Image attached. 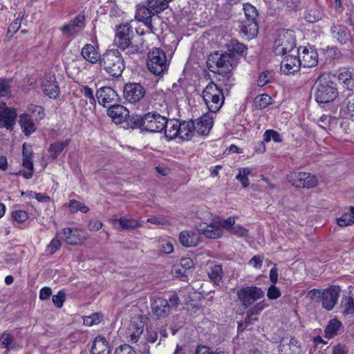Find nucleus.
<instances>
[{
    "label": "nucleus",
    "mask_w": 354,
    "mask_h": 354,
    "mask_svg": "<svg viewBox=\"0 0 354 354\" xmlns=\"http://www.w3.org/2000/svg\"><path fill=\"white\" fill-rule=\"evenodd\" d=\"M338 80L343 84V86L348 91H354V71L347 68H342L337 71Z\"/></svg>",
    "instance_id": "obj_24"
},
{
    "label": "nucleus",
    "mask_w": 354,
    "mask_h": 354,
    "mask_svg": "<svg viewBox=\"0 0 354 354\" xmlns=\"http://www.w3.org/2000/svg\"><path fill=\"white\" fill-rule=\"evenodd\" d=\"M212 64H215L217 69L226 70L227 68L232 69V65L236 62L227 51L225 53L216 51L208 57L207 64L209 70L212 67Z\"/></svg>",
    "instance_id": "obj_12"
},
{
    "label": "nucleus",
    "mask_w": 354,
    "mask_h": 354,
    "mask_svg": "<svg viewBox=\"0 0 354 354\" xmlns=\"http://www.w3.org/2000/svg\"><path fill=\"white\" fill-rule=\"evenodd\" d=\"M24 14L19 12L18 17L13 21L8 27L10 32H17L21 27V19Z\"/></svg>",
    "instance_id": "obj_61"
},
{
    "label": "nucleus",
    "mask_w": 354,
    "mask_h": 354,
    "mask_svg": "<svg viewBox=\"0 0 354 354\" xmlns=\"http://www.w3.org/2000/svg\"><path fill=\"white\" fill-rule=\"evenodd\" d=\"M215 91H218V93L223 95V88L213 82H210L203 91V98L208 109L210 106L209 103L212 99V96H214Z\"/></svg>",
    "instance_id": "obj_35"
},
{
    "label": "nucleus",
    "mask_w": 354,
    "mask_h": 354,
    "mask_svg": "<svg viewBox=\"0 0 354 354\" xmlns=\"http://www.w3.org/2000/svg\"><path fill=\"white\" fill-rule=\"evenodd\" d=\"M180 243L185 247H194L199 243L198 234L194 231L185 230L180 233L178 237Z\"/></svg>",
    "instance_id": "obj_28"
},
{
    "label": "nucleus",
    "mask_w": 354,
    "mask_h": 354,
    "mask_svg": "<svg viewBox=\"0 0 354 354\" xmlns=\"http://www.w3.org/2000/svg\"><path fill=\"white\" fill-rule=\"evenodd\" d=\"M85 17L84 15L79 14L74 19L70 21L68 24L61 28L62 34L66 37H71L77 33L85 26Z\"/></svg>",
    "instance_id": "obj_19"
},
{
    "label": "nucleus",
    "mask_w": 354,
    "mask_h": 354,
    "mask_svg": "<svg viewBox=\"0 0 354 354\" xmlns=\"http://www.w3.org/2000/svg\"><path fill=\"white\" fill-rule=\"evenodd\" d=\"M10 80L5 78H0V96H8L10 93Z\"/></svg>",
    "instance_id": "obj_55"
},
{
    "label": "nucleus",
    "mask_w": 354,
    "mask_h": 354,
    "mask_svg": "<svg viewBox=\"0 0 354 354\" xmlns=\"http://www.w3.org/2000/svg\"><path fill=\"white\" fill-rule=\"evenodd\" d=\"M337 224L340 227H346L354 223L352 215L350 212L343 214L340 217L336 218Z\"/></svg>",
    "instance_id": "obj_53"
},
{
    "label": "nucleus",
    "mask_w": 354,
    "mask_h": 354,
    "mask_svg": "<svg viewBox=\"0 0 354 354\" xmlns=\"http://www.w3.org/2000/svg\"><path fill=\"white\" fill-rule=\"evenodd\" d=\"M335 76L329 73L319 75L314 86V97L315 101L322 107L329 104L338 97L339 92L337 83L334 81Z\"/></svg>",
    "instance_id": "obj_2"
},
{
    "label": "nucleus",
    "mask_w": 354,
    "mask_h": 354,
    "mask_svg": "<svg viewBox=\"0 0 354 354\" xmlns=\"http://www.w3.org/2000/svg\"><path fill=\"white\" fill-rule=\"evenodd\" d=\"M210 71L214 72V71L212 69H210ZM215 73L218 74V81L221 82L218 86L220 88H221V86H225L227 91L230 90L234 85L232 68H227L226 70L217 69Z\"/></svg>",
    "instance_id": "obj_25"
},
{
    "label": "nucleus",
    "mask_w": 354,
    "mask_h": 354,
    "mask_svg": "<svg viewBox=\"0 0 354 354\" xmlns=\"http://www.w3.org/2000/svg\"><path fill=\"white\" fill-rule=\"evenodd\" d=\"M62 234V239L68 245H76L81 244L84 239L79 230L75 228H64Z\"/></svg>",
    "instance_id": "obj_23"
},
{
    "label": "nucleus",
    "mask_w": 354,
    "mask_h": 354,
    "mask_svg": "<svg viewBox=\"0 0 354 354\" xmlns=\"http://www.w3.org/2000/svg\"><path fill=\"white\" fill-rule=\"evenodd\" d=\"M227 51L230 53L232 59L236 63V56H243L248 50L246 45L239 42L237 40H232L226 44Z\"/></svg>",
    "instance_id": "obj_27"
},
{
    "label": "nucleus",
    "mask_w": 354,
    "mask_h": 354,
    "mask_svg": "<svg viewBox=\"0 0 354 354\" xmlns=\"http://www.w3.org/2000/svg\"><path fill=\"white\" fill-rule=\"evenodd\" d=\"M305 176L303 177L302 186L303 188H313L318 184L317 178L310 173L305 172Z\"/></svg>",
    "instance_id": "obj_46"
},
{
    "label": "nucleus",
    "mask_w": 354,
    "mask_h": 354,
    "mask_svg": "<svg viewBox=\"0 0 354 354\" xmlns=\"http://www.w3.org/2000/svg\"><path fill=\"white\" fill-rule=\"evenodd\" d=\"M197 230L203 234L206 237L210 239H217L223 235V230L214 225H207L206 224H200L197 227Z\"/></svg>",
    "instance_id": "obj_29"
},
{
    "label": "nucleus",
    "mask_w": 354,
    "mask_h": 354,
    "mask_svg": "<svg viewBox=\"0 0 354 354\" xmlns=\"http://www.w3.org/2000/svg\"><path fill=\"white\" fill-rule=\"evenodd\" d=\"M215 91H218V93L223 95V88L213 82H210L203 91V98L208 109L210 106L209 103L212 99V96H214Z\"/></svg>",
    "instance_id": "obj_34"
},
{
    "label": "nucleus",
    "mask_w": 354,
    "mask_h": 354,
    "mask_svg": "<svg viewBox=\"0 0 354 354\" xmlns=\"http://www.w3.org/2000/svg\"><path fill=\"white\" fill-rule=\"evenodd\" d=\"M33 151L31 145L24 143L22 146V166L28 170L34 169Z\"/></svg>",
    "instance_id": "obj_30"
},
{
    "label": "nucleus",
    "mask_w": 354,
    "mask_h": 354,
    "mask_svg": "<svg viewBox=\"0 0 354 354\" xmlns=\"http://www.w3.org/2000/svg\"><path fill=\"white\" fill-rule=\"evenodd\" d=\"M344 103L346 106L348 115L354 121V95L353 93L348 94Z\"/></svg>",
    "instance_id": "obj_52"
},
{
    "label": "nucleus",
    "mask_w": 354,
    "mask_h": 354,
    "mask_svg": "<svg viewBox=\"0 0 354 354\" xmlns=\"http://www.w3.org/2000/svg\"><path fill=\"white\" fill-rule=\"evenodd\" d=\"M243 9L245 20L241 23V32L250 37L257 36L259 31V25L257 20L259 14L257 8L252 4L247 3L243 5Z\"/></svg>",
    "instance_id": "obj_5"
},
{
    "label": "nucleus",
    "mask_w": 354,
    "mask_h": 354,
    "mask_svg": "<svg viewBox=\"0 0 354 354\" xmlns=\"http://www.w3.org/2000/svg\"><path fill=\"white\" fill-rule=\"evenodd\" d=\"M213 125V118L208 113L203 115L194 122V133L200 136H207Z\"/></svg>",
    "instance_id": "obj_20"
},
{
    "label": "nucleus",
    "mask_w": 354,
    "mask_h": 354,
    "mask_svg": "<svg viewBox=\"0 0 354 354\" xmlns=\"http://www.w3.org/2000/svg\"><path fill=\"white\" fill-rule=\"evenodd\" d=\"M268 306V304L266 303L264 300L257 303L252 308L248 310V313L250 315H259L266 307Z\"/></svg>",
    "instance_id": "obj_62"
},
{
    "label": "nucleus",
    "mask_w": 354,
    "mask_h": 354,
    "mask_svg": "<svg viewBox=\"0 0 354 354\" xmlns=\"http://www.w3.org/2000/svg\"><path fill=\"white\" fill-rule=\"evenodd\" d=\"M69 207L71 212L80 211L82 213H87L89 211V208L87 206L74 199L70 201Z\"/></svg>",
    "instance_id": "obj_51"
},
{
    "label": "nucleus",
    "mask_w": 354,
    "mask_h": 354,
    "mask_svg": "<svg viewBox=\"0 0 354 354\" xmlns=\"http://www.w3.org/2000/svg\"><path fill=\"white\" fill-rule=\"evenodd\" d=\"M18 122L25 136H29L36 131V127L33 122V120L28 113H24L21 114L19 117Z\"/></svg>",
    "instance_id": "obj_26"
},
{
    "label": "nucleus",
    "mask_w": 354,
    "mask_h": 354,
    "mask_svg": "<svg viewBox=\"0 0 354 354\" xmlns=\"http://www.w3.org/2000/svg\"><path fill=\"white\" fill-rule=\"evenodd\" d=\"M1 345L3 348H9L13 343L14 339L10 333H3L0 337Z\"/></svg>",
    "instance_id": "obj_57"
},
{
    "label": "nucleus",
    "mask_w": 354,
    "mask_h": 354,
    "mask_svg": "<svg viewBox=\"0 0 354 354\" xmlns=\"http://www.w3.org/2000/svg\"><path fill=\"white\" fill-rule=\"evenodd\" d=\"M145 94L146 90L140 83L128 82L124 86L123 97L129 103L140 102Z\"/></svg>",
    "instance_id": "obj_14"
},
{
    "label": "nucleus",
    "mask_w": 354,
    "mask_h": 354,
    "mask_svg": "<svg viewBox=\"0 0 354 354\" xmlns=\"http://www.w3.org/2000/svg\"><path fill=\"white\" fill-rule=\"evenodd\" d=\"M341 288L338 285H330L322 290L320 302L323 308L332 310L337 303Z\"/></svg>",
    "instance_id": "obj_13"
},
{
    "label": "nucleus",
    "mask_w": 354,
    "mask_h": 354,
    "mask_svg": "<svg viewBox=\"0 0 354 354\" xmlns=\"http://www.w3.org/2000/svg\"><path fill=\"white\" fill-rule=\"evenodd\" d=\"M281 291L279 288L272 284L268 290L267 296L270 299H277L281 297Z\"/></svg>",
    "instance_id": "obj_60"
},
{
    "label": "nucleus",
    "mask_w": 354,
    "mask_h": 354,
    "mask_svg": "<svg viewBox=\"0 0 354 354\" xmlns=\"http://www.w3.org/2000/svg\"><path fill=\"white\" fill-rule=\"evenodd\" d=\"M70 140H59L51 143L49 146L48 151L50 154V157L53 160H56L58 156L63 152L65 148L69 145Z\"/></svg>",
    "instance_id": "obj_33"
},
{
    "label": "nucleus",
    "mask_w": 354,
    "mask_h": 354,
    "mask_svg": "<svg viewBox=\"0 0 354 354\" xmlns=\"http://www.w3.org/2000/svg\"><path fill=\"white\" fill-rule=\"evenodd\" d=\"M301 64L299 56L297 55H288L284 57L281 63V71L286 75L295 74L299 71Z\"/></svg>",
    "instance_id": "obj_18"
},
{
    "label": "nucleus",
    "mask_w": 354,
    "mask_h": 354,
    "mask_svg": "<svg viewBox=\"0 0 354 354\" xmlns=\"http://www.w3.org/2000/svg\"><path fill=\"white\" fill-rule=\"evenodd\" d=\"M95 96L98 103L106 107V104H116L120 100L117 92L110 86H102L96 91Z\"/></svg>",
    "instance_id": "obj_16"
},
{
    "label": "nucleus",
    "mask_w": 354,
    "mask_h": 354,
    "mask_svg": "<svg viewBox=\"0 0 354 354\" xmlns=\"http://www.w3.org/2000/svg\"><path fill=\"white\" fill-rule=\"evenodd\" d=\"M263 137L266 142L273 140L276 143H281L283 141L281 134L274 129L266 130Z\"/></svg>",
    "instance_id": "obj_44"
},
{
    "label": "nucleus",
    "mask_w": 354,
    "mask_h": 354,
    "mask_svg": "<svg viewBox=\"0 0 354 354\" xmlns=\"http://www.w3.org/2000/svg\"><path fill=\"white\" fill-rule=\"evenodd\" d=\"M126 54L130 57H133V55L136 54H141L145 52V46L143 42L134 44L132 41L130 42L128 47L126 48Z\"/></svg>",
    "instance_id": "obj_47"
},
{
    "label": "nucleus",
    "mask_w": 354,
    "mask_h": 354,
    "mask_svg": "<svg viewBox=\"0 0 354 354\" xmlns=\"http://www.w3.org/2000/svg\"><path fill=\"white\" fill-rule=\"evenodd\" d=\"M180 304L178 295L173 293L169 295L167 299L162 297L151 298L150 306L152 315L156 319H165L170 315L171 309H176Z\"/></svg>",
    "instance_id": "obj_3"
},
{
    "label": "nucleus",
    "mask_w": 354,
    "mask_h": 354,
    "mask_svg": "<svg viewBox=\"0 0 354 354\" xmlns=\"http://www.w3.org/2000/svg\"><path fill=\"white\" fill-rule=\"evenodd\" d=\"M207 275L214 285L219 286L224 276L222 266L220 264L212 266L209 267Z\"/></svg>",
    "instance_id": "obj_32"
},
{
    "label": "nucleus",
    "mask_w": 354,
    "mask_h": 354,
    "mask_svg": "<svg viewBox=\"0 0 354 354\" xmlns=\"http://www.w3.org/2000/svg\"><path fill=\"white\" fill-rule=\"evenodd\" d=\"M179 265L189 272L194 268V264L192 259L188 257L182 258Z\"/></svg>",
    "instance_id": "obj_64"
},
{
    "label": "nucleus",
    "mask_w": 354,
    "mask_h": 354,
    "mask_svg": "<svg viewBox=\"0 0 354 354\" xmlns=\"http://www.w3.org/2000/svg\"><path fill=\"white\" fill-rule=\"evenodd\" d=\"M11 219L13 221L21 223L26 221L28 218L27 212L24 210H15L11 213Z\"/></svg>",
    "instance_id": "obj_54"
},
{
    "label": "nucleus",
    "mask_w": 354,
    "mask_h": 354,
    "mask_svg": "<svg viewBox=\"0 0 354 354\" xmlns=\"http://www.w3.org/2000/svg\"><path fill=\"white\" fill-rule=\"evenodd\" d=\"M301 66L310 68L317 65L318 53L314 46H299L297 50Z\"/></svg>",
    "instance_id": "obj_15"
},
{
    "label": "nucleus",
    "mask_w": 354,
    "mask_h": 354,
    "mask_svg": "<svg viewBox=\"0 0 354 354\" xmlns=\"http://www.w3.org/2000/svg\"><path fill=\"white\" fill-rule=\"evenodd\" d=\"M296 46L295 32L290 30H283L279 32L274 41V53L275 55H285L290 53Z\"/></svg>",
    "instance_id": "obj_6"
},
{
    "label": "nucleus",
    "mask_w": 354,
    "mask_h": 354,
    "mask_svg": "<svg viewBox=\"0 0 354 354\" xmlns=\"http://www.w3.org/2000/svg\"><path fill=\"white\" fill-rule=\"evenodd\" d=\"M41 88L44 93L50 98L56 99L59 95V87L56 82L55 75H49L43 81Z\"/></svg>",
    "instance_id": "obj_21"
},
{
    "label": "nucleus",
    "mask_w": 354,
    "mask_h": 354,
    "mask_svg": "<svg viewBox=\"0 0 354 354\" xmlns=\"http://www.w3.org/2000/svg\"><path fill=\"white\" fill-rule=\"evenodd\" d=\"M342 324L337 319H330L324 328V337L327 339H331L337 335V333Z\"/></svg>",
    "instance_id": "obj_36"
},
{
    "label": "nucleus",
    "mask_w": 354,
    "mask_h": 354,
    "mask_svg": "<svg viewBox=\"0 0 354 354\" xmlns=\"http://www.w3.org/2000/svg\"><path fill=\"white\" fill-rule=\"evenodd\" d=\"M62 246V243L59 239L57 237H55L52 239L50 243L47 246V250L49 251L50 254H53L57 250L60 249Z\"/></svg>",
    "instance_id": "obj_59"
},
{
    "label": "nucleus",
    "mask_w": 354,
    "mask_h": 354,
    "mask_svg": "<svg viewBox=\"0 0 354 354\" xmlns=\"http://www.w3.org/2000/svg\"><path fill=\"white\" fill-rule=\"evenodd\" d=\"M272 98L267 94H262L257 96L254 99V103L257 107L263 109L271 104Z\"/></svg>",
    "instance_id": "obj_49"
},
{
    "label": "nucleus",
    "mask_w": 354,
    "mask_h": 354,
    "mask_svg": "<svg viewBox=\"0 0 354 354\" xmlns=\"http://www.w3.org/2000/svg\"><path fill=\"white\" fill-rule=\"evenodd\" d=\"M113 354H136V351L132 346L124 344L117 347Z\"/></svg>",
    "instance_id": "obj_58"
},
{
    "label": "nucleus",
    "mask_w": 354,
    "mask_h": 354,
    "mask_svg": "<svg viewBox=\"0 0 354 354\" xmlns=\"http://www.w3.org/2000/svg\"><path fill=\"white\" fill-rule=\"evenodd\" d=\"M118 223L122 230H133L140 225L137 220L126 217H121L118 220Z\"/></svg>",
    "instance_id": "obj_42"
},
{
    "label": "nucleus",
    "mask_w": 354,
    "mask_h": 354,
    "mask_svg": "<svg viewBox=\"0 0 354 354\" xmlns=\"http://www.w3.org/2000/svg\"><path fill=\"white\" fill-rule=\"evenodd\" d=\"M332 37L340 45H346L352 41V35L348 28L342 24H333L330 27Z\"/></svg>",
    "instance_id": "obj_17"
},
{
    "label": "nucleus",
    "mask_w": 354,
    "mask_h": 354,
    "mask_svg": "<svg viewBox=\"0 0 354 354\" xmlns=\"http://www.w3.org/2000/svg\"><path fill=\"white\" fill-rule=\"evenodd\" d=\"M17 117L16 109L6 107L2 112H0V128H6L10 131L12 130Z\"/></svg>",
    "instance_id": "obj_22"
},
{
    "label": "nucleus",
    "mask_w": 354,
    "mask_h": 354,
    "mask_svg": "<svg viewBox=\"0 0 354 354\" xmlns=\"http://www.w3.org/2000/svg\"><path fill=\"white\" fill-rule=\"evenodd\" d=\"M168 120L156 111L133 115L129 120L131 129H139L141 133H160L167 129Z\"/></svg>",
    "instance_id": "obj_1"
},
{
    "label": "nucleus",
    "mask_w": 354,
    "mask_h": 354,
    "mask_svg": "<svg viewBox=\"0 0 354 354\" xmlns=\"http://www.w3.org/2000/svg\"><path fill=\"white\" fill-rule=\"evenodd\" d=\"M194 136V121H179L178 129L174 133H171V129H166L165 136L168 140H171L178 137L182 140H190Z\"/></svg>",
    "instance_id": "obj_10"
},
{
    "label": "nucleus",
    "mask_w": 354,
    "mask_h": 354,
    "mask_svg": "<svg viewBox=\"0 0 354 354\" xmlns=\"http://www.w3.org/2000/svg\"><path fill=\"white\" fill-rule=\"evenodd\" d=\"M236 295L242 306L248 308L254 302L263 297L264 292L259 287L251 286L241 288L237 290Z\"/></svg>",
    "instance_id": "obj_9"
},
{
    "label": "nucleus",
    "mask_w": 354,
    "mask_h": 354,
    "mask_svg": "<svg viewBox=\"0 0 354 354\" xmlns=\"http://www.w3.org/2000/svg\"><path fill=\"white\" fill-rule=\"evenodd\" d=\"M147 67L156 75H160L167 69V56L164 50L154 48L148 53Z\"/></svg>",
    "instance_id": "obj_7"
},
{
    "label": "nucleus",
    "mask_w": 354,
    "mask_h": 354,
    "mask_svg": "<svg viewBox=\"0 0 354 354\" xmlns=\"http://www.w3.org/2000/svg\"><path fill=\"white\" fill-rule=\"evenodd\" d=\"M321 50L326 55L327 59H337L342 57L343 55L339 48L336 46H327L322 48Z\"/></svg>",
    "instance_id": "obj_40"
},
{
    "label": "nucleus",
    "mask_w": 354,
    "mask_h": 354,
    "mask_svg": "<svg viewBox=\"0 0 354 354\" xmlns=\"http://www.w3.org/2000/svg\"><path fill=\"white\" fill-rule=\"evenodd\" d=\"M106 114L112 119V121L118 124L124 123V128L127 129H131V125L129 124V120L133 115H136L137 113H130L129 111L122 105L116 104H111L106 111Z\"/></svg>",
    "instance_id": "obj_8"
},
{
    "label": "nucleus",
    "mask_w": 354,
    "mask_h": 354,
    "mask_svg": "<svg viewBox=\"0 0 354 354\" xmlns=\"http://www.w3.org/2000/svg\"><path fill=\"white\" fill-rule=\"evenodd\" d=\"M28 111L35 116L36 120H41L45 116V111L43 106L35 104H30L28 107Z\"/></svg>",
    "instance_id": "obj_50"
},
{
    "label": "nucleus",
    "mask_w": 354,
    "mask_h": 354,
    "mask_svg": "<svg viewBox=\"0 0 354 354\" xmlns=\"http://www.w3.org/2000/svg\"><path fill=\"white\" fill-rule=\"evenodd\" d=\"M66 299V293L64 290H61L57 295L53 296L52 300L53 304L57 308H62Z\"/></svg>",
    "instance_id": "obj_56"
},
{
    "label": "nucleus",
    "mask_w": 354,
    "mask_h": 354,
    "mask_svg": "<svg viewBox=\"0 0 354 354\" xmlns=\"http://www.w3.org/2000/svg\"><path fill=\"white\" fill-rule=\"evenodd\" d=\"M171 0H148V6L156 13L167 8L169 2Z\"/></svg>",
    "instance_id": "obj_39"
},
{
    "label": "nucleus",
    "mask_w": 354,
    "mask_h": 354,
    "mask_svg": "<svg viewBox=\"0 0 354 354\" xmlns=\"http://www.w3.org/2000/svg\"><path fill=\"white\" fill-rule=\"evenodd\" d=\"M99 64L102 68L113 77H120L124 69V59L118 49L106 50Z\"/></svg>",
    "instance_id": "obj_4"
},
{
    "label": "nucleus",
    "mask_w": 354,
    "mask_h": 354,
    "mask_svg": "<svg viewBox=\"0 0 354 354\" xmlns=\"http://www.w3.org/2000/svg\"><path fill=\"white\" fill-rule=\"evenodd\" d=\"M82 56L91 64L100 63L101 59L100 55L95 50L94 46L91 44H86L82 49Z\"/></svg>",
    "instance_id": "obj_31"
},
{
    "label": "nucleus",
    "mask_w": 354,
    "mask_h": 354,
    "mask_svg": "<svg viewBox=\"0 0 354 354\" xmlns=\"http://www.w3.org/2000/svg\"><path fill=\"white\" fill-rule=\"evenodd\" d=\"M233 234L237 235L241 237H246L248 236V230L241 226V225H236L232 228L230 231Z\"/></svg>",
    "instance_id": "obj_63"
},
{
    "label": "nucleus",
    "mask_w": 354,
    "mask_h": 354,
    "mask_svg": "<svg viewBox=\"0 0 354 354\" xmlns=\"http://www.w3.org/2000/svg\"><path fill=\"white\" fill-rule=\"evenodd\" d=\"M305 172H293L288 176V180L297 188H303L302 180Z\"/></svg>",
    "instance_id": "obj_45"
},
{
    "label": "nucleus",
    "mask_w": 354,
    "mask_h": 354,
    "mask_svg": "<svg viewBox=\"0 0 354 354\" xmlns=\"http://www.w3.org/2000/svg\"><path fill=\"white\" fill-rule=\"evenodd\" d=\"M152 10L145 6H138L136 10L135 17L139 21H142L150 17H153Z\"/></svg>",
    "instance_id": "obj_41"
},
{
    "label": "nucleus",
    "mask_w": 354,
    "mask_h": 354,
    "mask_svg": "<svg viewBox=\"0 0 354 354\" xmlns=\"http://www.w3.org/2000/svg\"><path fill=\"white\" fill-rule=\"evenodd\" d=\"M212 99L210 102L212 104H209V111L212 113L217 112L222 106L224 103L225 97L224 95H221L218 91H215V94L214 96H212Z\"/></svg>",
    "instance_id": "obj_38"
},
{
    "label": "nucleus",
    "mask_w": 354,
    "mask_h": 354,
    "mask_svg": "<svg viewBox=\"0 0 354 354\" xmlns=\"http://www.w3.org/2000/svg\"><path fill=\"white\" fill-rule=\"evenodd\" d=\"M134 32L129 24H120L115 30L114 44L118 48L125 50L133 38Z\"/></svg>",
    "instance_id": "obj_11"
},
{
    "label": "nucleus",
    "mask_w": 354,
    "mask_h": 354,
    "mask_svg": "<svg viewBox=\"0 0 354 354\" xmlns=\"http://www.w3.org/2000/svg\"><path fill=\"white\" fill-rule=\"evenodd\" d=\"M273 73L272 71L266 70L261 73L259 75L257 84L259 86H263L273 80Z\"/></svg>",
    "instance_id": "obj_48"
},
{
    "label": "nucleus",
    "mask_w": 354,
    "mask_h": 354,
    "mask_svg": "<svg viewBox=\"0 0 354 354\" xmlns=\"http://www.w3.org/2000/svg\"><path fill=\"white\" fill-rule=\"evenodd\" d=\"M340 306L343 308L342 314L344 316L354 315L353 296H343L341 299Z\"/></svg>",
    "instance_id": "obj_37"
},
{
    "label": "nucleus",
    "mask_w": 354,
    "mask_h": 354,
    "mask_svg": "<svg viewBox=\"0 0 354 354\" xmlns=\"http://www.w3.org/2000/svg\"><path fill=\"white\" fill-rule=\"evenodd\" d=\"M103 319V315L95 313L83 318V324L85 326H91L100 324Z\"/></svg>",
    "instance_id": "obj_43"
}]
</instances>
